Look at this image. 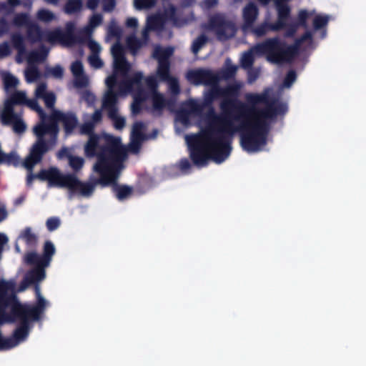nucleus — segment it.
Segmentation results:
<instances>
[{"label":"nucleus","mask_w":366,"mask_h":366,"mask_svg":"<svg viewBox=\"0 0 366 366\" xmlns=\"http://www.w3.org/2000/svg\"><path fill=\"white\" fill-rule=\"evenodd\" d=\"M189 164L187 160H182L181 162H180V166L183 169H185L187 168H188Z\"/></svg>","instance_id":"3c124183"},{"label":"nucleus","mask_w":366,"mask_h":366,"mask_svg":"<svg viewBox=\"0 0 366 366\" xmlns=\"http://www.w3.org/2000/svg\"><path fill=\"white\" fill-rule=\"evenodd\" d=\"M2 79L7 92L16 88L19 84V79L8 72L2 73Z\"/></svg>","instance_id":"412c9836"},{"label":"nucleus","mask_w":366,"mask_h":366,"mask_svg":"<svg viewBox=\"0 0 366 366\" xmlns=\"http://www.w3.org/2000/svg\"><path fill=\"white\" fill-rule=\"evenodd\" d=\"M60 221L58 218L52 217L46 221V227L49 231H53L59 227Z\"/></svg>","instance_id":"f704fd0d"},{"label":"nucleus","mask_w":366,"mask_h":366,"mask_svg":"<svg viewBox=\"0 0 366 366\" xmlns=\"http://www.w3.org/2000/svg\"><path fill=\"white\" fill-rule=\"evenodd\" d=\"M108 31L112 35L117 36L119 33V29L117 26L116 24L112 21L109 26Z\"/></svg>","instance_id":"79ce46f5"},{"label":"nucleus","mask_w":366,"mask_h":366,"mask_svg":"<svg viewBox=\"0 0 366 366\" xmlns=\"http://www.w3.org/2000/svg\"><path fill=\"white\" fill-rule=\"evenodd\" d=\"M112 54L113 74L105 81L107 90L104 97L103 107L113 120L114 127L121 129L125 125V119L117 112L116 103L118 96L133 94L132 111L134 114L138 112L140 104L146 99L152 102L153 108L156 110L163 109L167 105V101L163 94L156 89L157 80L155 76H151L145 80L149 89L147 94L141 89L142 74L137 72L132 76L130 75V64L125 60L124 49L119 43L112 47Z\"/></svg>","instance_id":"7ed1b4c3"},{"label":"nucleus","mask_w":366,"mask_h":366,"mask_svg":"<svg viewBox=\"0 0 366 366\" xmlns=\"http://www.w3.org/2000/svg\"><path fill=\"white\" fill-rule=\"evenodd\" d=\"M127 46L133 53H135L141 44L134 38L129 37L127 39Z\"/></svg>","instance_id":"72a5a7b5"},{"label":"nucleus","mask_w":366,"mask_h":366,"mask_svg":"<svg viewBox=\"0 0 366 366\" xmlns=\"http://www.w3.org/2000/svg\"><path fill=\"white\" fill-rule=\"evenodd\" d=\"M71 71L74 76V84L75 86L81 88L86 87L89 84L88 76L84 74L82 64L76 61L71 66Z\"/></svg>","instance_id":"a211bd4d"},{"label":"nucleus","mask_w":366,"mask_h":366,"mask_svg":"<svg viewBox=\"0 0 366 366\" xmlns=\"http://www.w3.org/2000/svg\"><path fill=\"white\" fill-rule=\"evenodd\" d=\"M99 4V0H88L86 6L90 9H94Z\"/></svg>","instance_id":"c03bdc74"},{"label":"nucleus","mask_w":366,"mask_h":366,"mask_svg":"<svg viewBox=\"0 0 366 366\" xmlns=\"http://www.w3.org/2000/svg\"><path fill=\"white\" fill-rule=\"evenodd\" d=\"M312 45V35L306 32L301 39H298L294 47L287 49L277 39H272L262 44H258L248 52L244 53L241 59L243 67L249 68L252 66L254 59L262 55L266 56L268 61L273 63H281L289 61L297 49L306 50Z\"/></svg>","instance_id":"423d86ee"},{"label":"nucleus","mask_w":366,"mask_h":366,"mask_svg":"<svg viewBox=\"0 0 366 366\" xmlns=\"http://www.w3.org/2000/svg\"><path fill=\"white\" fill-rule=\"evenodd\" d=\"M19 157L15 152H12L9 154H4L2 157L1 163H6L8 164L16 165L19 163Z\"/></svg>","instance_id":"cd10ccee"},{"label":"nucleus","mask_w":366,"mask_h":366,"mask_svg":"<svg viewBox=\"0 0 366 366\" xmlns=\"http://www.w3.org/2000/svg\"><path fill=\"white\" fill-rule=\"evenodd\" d=\"M11 54V49L8 44H0V59L6 57Z\"/></svg>","instance_id":"4c0bfd02"},{"label":"nucleus","mask_w":366,"mask_h":366,"mask_svg":"<svg viewBox=\"0 0 366 366\" xmlns=\"http://www.w3.org/2000/svg\"><path fill=\"white\" fill-rule=\"evenodd\" d=\"M258 16L257 6L252 4H248L243 9L244 30H247L252 26Z\"/></svg>","instance_id":"6ab92c4d"},{"label":"nucleus","mask_w":366,"mask_h":366,"mask_svg":"<svg viewBox=\"0 0 366 366\" xmlns=\"http://www.w3.org/2000/svg\"><path fill=\"white\" fill-rule=\"evenodd\" d=\"M14 22L17 26H26L28 27V37L33 42L46 41L52 45L60 44L64 46H70L77 41L73 34L74 24L71 22L66 24L65 31L59 29L41 31L39 26L31 23L26 14L17 15Z\"/></svg>","instance_id":"0eeeda50"},{"label":"nucleus","mask_w":366,"mask_h":366,"mask_svg":"<svg viewBox=\"0 0 366 366\" xmlns=\"http://www.w3.org/2000/svg\"><path fill=\"white\" fill-rule=\"evenodd\" d=\"M206 42V37L204 36H200L198 37L192 44V51L194 54H197L202 46Z\"/></svg>","instance_id":"7c9ffc66"},{"label":"nucleus","mask_w":366,"mask_h":366,"mask_svg":"<svg viewBox=\"0 0 366 366\" xmlns=\"http://www.w3.org/2000/svg\"><path fill=\"white\" fill-rule=\"evenodd\" d=\"M126 24L128 27H137L138 25V21L136 18H129L127 20Z\"/></svg>","instance_id":"37998d69"},{"label":"nucleus","mask_w":366,"mask_h":366,"mask_svg":"<svg viewBox=\"0 0 366 366\" xmlns=\"http://www.w3.org/2000/svg\"><path fill=\"white\" fill-rule=\"evenodd\" d=\"M167 22H171L177 26L182 25V23L179 22L176 19L174 9L172 6H169L165 11L164 15H157L149 17L147 19L146 29L143 31V36L146 37L147 33L149 30L161 29Z\"/></svg>","instance_id":"4468645a"},{"label":"nucleus","mask_w":366,"mask_h":366,"mask_svg":"<svg viewBox=\"0 0 366 366\" xmlns=\"http://www.w3.org/2000/svg\"><path fill=\"white\" fill-rule=\"evenodd\" d=\"M134 4L138 9H148L154 4V0H134Z\"/></svg>","instance_id":"c85d7f7f"},{"label":"nucleus","mask_w":366,"mask_h":366,"mask_svg":"<svg viewBox=\"0 0 366 366\" xmlns=\"http://www.w3.org/2000/svg\"><path fill=\"white\" fill-rule=\"evenodd\" d=\"M4 11L5 13L10 11V8H8V6L5 4H0V12Z\"/></svg>","instance_id":"09e8293b"},{"label":"nucleus","mask_w":366,"mask_h":366,"mask_svg":"<svg viewBox=\"0 0 366 366\" xmlns=\"http://www.w3.org/2000/svg\"><path fill=\"white\" fill-rule=\"evenodd\" d=\"M48 73L49 75L54 78H61L63 75L64 70L60 66H56L54 67L50 68L48 70Z\"/></svg>","instance_id":"473e14b6"},{"label":"nucleus","mask_w":366,"mask_h":366,"mask_svg":"<svg viewBox=\"0 0 366 366\" xmlns=\"http://www.w3.org/2000/svg\"><path fill=\"white\" fill-rule=\"evenodd\" d=\"M37 305L22 306L15 297V282L0 280V350H9L24 341L29 333V321L36 320L47 302L35 287Z\"/></svg>","instance_id":"20e7f679"},{"label":"nucleus","mask_w":366,"mask_h":366,"mask_svg":"<svg viewBox=\"0 0 366 366\" xmlns=\"http://www.w3.org/2000/svg\"><path fill=\"white\" fill-rule=\"evenodd\" d=\"M203 104L192 99L187 101L178 112L175 121L177 132H180L184 127L191 124L193 119L200 115Z\"/></svg>","instance_id":"ddd939ff"},{"label":"nucleus","mask_w":366,"mask_h":366,"mask_svg":"<svg viewBox=\"0 0 366 366\" xmlns=\"http://www.w3.org/2000/svg\"><path fill=\"white\" fill-rule=\"evenodd\" d=\"M36 18L39 21L46 24L54 21L57 19L54 13L44 9L38 11L36 14Z\"/></svg>","instance_id":"4be33fe9"},{"label":"nucleus","mask_w":366,"mask_h":366,"mask_svg":"<svg viewBox=\"0 0 366 366\" xmlns=\"http://www.w3.org/2000/svg\"><path fill=\"white\" fill-rule=\"evenodd\" d=\"M329 18L327 16L318 14L316 15L313 19V26L315 29H319L325 26L328 22Z\"/></svg>","instance_id":"a878e982"},{"label":"nucleus","mask_w":366,"mask_h":366,"mask_svg":"<svg viewBox=\"0 0 366 366\" xmlns=\"http://www.w3.org/2000/svg\"><path fill=\"white\" fill-rule=\"evenodd\" d=\"M6 217V212L4 208H0V222Z\"/></svg>","instance_id":"49530a36"},{"label":"nucleus","mask_w":366,"mask_h":366,"mask_svg":"<svg viewBox=\"0 0 366 366\" xmlns=\"http://www.w3.org/2000/svg\"><path fill=\"white\" fill-rule=\"evenodd\" d=\"M116 196L119 200H124L129 197L132 194V189L127 186H119L115 187Z\"/></svg>","instance_id":"b1692460"},{"label":"nucleus","mask_w":366,"mask_h":366,"mask_svg":"<svg viewBox=\"0 0 366 366\" xmlns=\"http://www.w3.org/2000/svg\"><path fill=\"white\" fill-rule=\"evenodd\" d=\"M314 11H307L305 9H301L298 12L297 15V21L300 24H302L305 26H306V21L307 19H309L310 16H312L314 14Z\"/></svg>","instance_id":"bb28decb"},{"label":"nucleus","mask_w":366,"mask_h":366,"mask_svg":"<svg viewBox=\"0 0 366 366\" xmlns=\"http://www.w3.org/2000/svg\"><path fill=\"white\" fill-rule=\"evenodd\" d=\"M20 238L27 243L33 242L35 240V235L29 228L26 229L21 234Z\"/></svg>","instance_id":"2f4dec72"},{"label":"nucleus","mask_w":366,"mask_h":366,"mask_svg":"<svg viewBox=\"0 0 366 366\" xmlns=\"http://www.w3.org/2000/svg\"><path fill=\"white\" fill-rule=\"evenodd\" d=\"M242 86H230L221 90L212 87L205 97L206 103L221 97L222 114L212 112L207 117L206 126L199 134L185 137L194 163L204 166L209 159L221 163L229 155L228 136L241 134V144L248 152L262 150L266 144V135L274 117L287 110L286 104L280 111H274V104L269 99V89L261 94H247L246 103L234 100L237 91Z\"/></svg>","instance_id":"f257e3e1"},{"label":"nucleus","mask_w":366,"mask_h":366,"mask_svg":"<svg viewBox=\"0 0 366 366\" xmlns=\"http://www.w3.org/2000/svg\"><path fill=\"white\" fill-rule=\"evenodd\" d=\"M236 71H237V66L231 64L230 62L228 61L227 62V68L225 70V73L223 75V76L225 78H229V77L232 76L236 72Z\"/></svg>","instance_id":"58836bf2"},{"label":"nucleus","mask_w":366,"mask_h":366,"mask_svg":"<svg viewBox=\"0 0 366 366\" xmlns=\"http://www.w3.org/2000/svg\"><path fill=\"white\" fill-rule=\"evenodd\" d=\"M32 178H33L32 177H30V176L28 177V179H27L28 184H29L31 182Z\"/></svg>","instance_id":"864d4df0"},{"label":"nucleus","mask_w":366,"mask_h":366,"mask_svg":"<svg viewBox=\"0 0 366 366\" xmlns=\"http://www.w3.org/2000/svg\"><path fill=\"white\" fill-rule=\"evenodd\" d=\"M275 6L278 14V19L274 24H263L253 30L254 34L257 36H262L268 31H277L285 29V36H292L297 29V24L287 26V19L290 13V8L287 5H282L281 0L275 1Z\"/></svg>","instance_id":"9b49d317"},{"label":"nucleus","mask_w":366,"mask_h":366,"mask_svg":"<svg viewBox=\"0 0 366 366\" xmlns=\"http://www.w3.org/2000/svg\"><path fill=\"white\" fill-rule=\"evenodd\" d=\"M295 74L293 71H290L284 81L283 86L285 88L290 87L292 83L295 81Z\"/></svg>","instance_id":"c9c22d12"},{"label":"nucleus","mask_w":366,"mask_h":366,"mask_svg":"<svg viewBox=\"0 0 366 366\" xmlns=\"http://www.w3.org/2000/svg\"><path fill=\"white\" fill-rule=\"evenodd\" d=\"M35 177L47 181L50 186L66 187L82 197H89L94 191L90 184L81 182L74 175L63 174L56 168L42 170Z\"/></svg>","instance_id":"6e6552de"},{"label":"nucleus","mask_w":366,"mask_h":366,"mask_svg":"<svg viewBox=\"0 0 366 366\" xmlns=\"http://www.w3.org/2000/svg\"><path fill=\"white\" fill-rule=\"evenodd\" d=\"M173 49L162 48L157 46L153 52V56L158 61L157 76L160 80L166 81L169 84L172 93L177 94L179 92V84L177 80L169 75V57L172 54Z\"/></svg>","instance_id":"f8f14e48"},{"label":"nucleus","mask_w":366,"mask_h":366,"mask_svg":"<svg viewBox=\"0 0 366 366\" xmlns=\"http://www.w3.org/2000/svg\"><path fill=\"white\" fill-rule=\"evenodd\" d=\"M101 119L102 113L97 110L80 127L79 130L81 134L89 135V139L84 145L85 155L88 157H97L93 169L99 176L98 182L106 186L114 183L124 169V162L127 158V149L122 145L119 137L92 133L94 127Z\"/></svg>","instance_id":"39448f33"},{"label":"nucleus","mask_w":366,"mask_h":366,"mask_svg":"<svg viewBox=\"0 0 366 366\" xmlns=\"http://www.w3.org/2000/svg\"><path fill=\"white\" fill-rule=\"evenodd\" d=\"M88 46L92 54H98L102 50L100 45L92 39L89 41Z\"/></svg>","instance_id":"e433bc0d"},{"label":"nucleus","mask_w":366,"mask_h":366,"mask_svg":"<svg viewBox=\"0 0 366 366\" xmlns=\"http://www.w3.org/2000/svg\"><path fill=\"white\" fill-rule=\"evenodd\" d=\"M81 98L89 105L94 104L96 100L95 96L89 91L84 92L82 94Z\"/></svg>","instance_id":"ea45409f"},{"label":"nucleus","mask_w":366,"mask_h":366,"mask_svg":"<svg viewBox=\"0 0 366 366\" xmlns=\"http://www.w3.org/2000/svg\"><path fill=\"white\" fill-rule=\"evenodd\" d=\"M8 4L10 7H13L19 4V0H8Z\"/></svg>","instance_id":"8fccbe9b"},{"label":"nucleus","mask_w":366,"mask_h":366,"mask_svg":"<svg viewBox=\"0 0 366 366\" xmlns=\"http://www.w3.org/2000/svg\"><path fill=\"white\" fill-rule=\"evenodd\" d=\"M217 0H205L204 1V5L207 7H210L217 4Z\"/></svg>","instance_id":"a18cd8bd"},{"label":"nucleus","mask_w":366,"mask_h":366,"mask_svg":"<svg viewBox=\"0 0 366 366\" xmlns=\"http://www.w3.org/2000/svg\"><path fill=\"white\" fill-rule=\"evenodd\" d=\"M261 3L266 4L269 2L271 0H259Z\"/></svg>","instance_id":"603ef678"},{"label":"nucleus","mask_w":366,"mask_h":366,"mask_svg":"<svg viewBox=\"0 0 366 366\" xmlns=\"http://www.w3.org/2000/svg\"><path fill=\"white\" fill-rule=\"evenodd\" d=\"M0 26L2 27V29L0 31V36H1L4 32L7 31L8 26L4 22H1L0 24Z\"/></svg>","instance_id":"de8ad7c7"},{"label":"nucleus","mask_w":366,"mask_h":366,"mask_svg":"<svg viewBox=\"0 0 366 366\" xmlns=\"http://www.w3.org/2000/svg\"><path fill=\"white\" fill-rule=\"evenodd\" d=\"M102 21V16L101 15H99V14L93 15L89 20V25L84 29L83 33L85 34L86 35H89L94 28H96L97 26L100 25Z\"/></svg>","instance_id":"5701e85b"},{"label":"nucleus","mask_w":366,"mask_h":366,"mask_svg":"<svg viewBox=\"0 0 366 366\" xmlns=\"http://www.w3.org/2000/svg\"><path fill=\"white\" fill-rule=\"evenodd\" d=\"M104 9L107 11H111L115 6L114 0H103Z\"/></svg>","instance_id":"a19ab883"},{"label":"nucleus","mask_w":366,"mask_h":366,"mask_svg":"<svg viewBox=\"0 0 366 366\" xmlns=\"http://www.w3.org/2000/svg\"><path fill=\"white\" fill-rule=\"evenodd\" d=\"M210 29L214 31L219 39H227L234 36L235 33L234 26L230 23L217 17L212 20Z\"/></svg>","instance_id":"2eb2a0df"},{"label":"nucleus","mask_w":366,"mask_h":366,"mask_svg":"<svg viewBox=\"0 0 366 366\" xmlns=\"http://www.w3.org/2000/svg\"><path fill=\"white\" fill-rule=\"evenodd\" d=\"M89 61L90 65L95 69L101 68L103 66V61L97 54H92L89 57Z\"/></svg>","instance_id":"c756f323"},{"label":"nucleus","mask_w":366,"mask_h":366,"mask_svg":"<svg viewBox=\"0 0 366 366\" xmlns=\"http://www.w3.org/2000/svg\"><path fill=\"white\" fill-rule=\"evenodd\" d=\"M34 95L35 99H29L25 92L16 91L4 102L0 114V120L3 125H12L14 132L20 134L26 130V125L21 115L14 112V105L25 104L39 114L41 122L34 127V133L37 141L24 162V167L29 170H31L41 160L42 154L54 144L59 123L61 122L64 124L67 134L77 124V119L74 114H64L53 109L56 96L54 92L47 90L45 84L37 85Z\"/></svg>","instance_id":"f03ea898"},{"label":"nucleus","mask_w":366,"mask_h":366,"mask_svg":"<svg viewBox=\"0 0 366 366\" xmlns=\"http://www.w3.org/2000/svg\"><path fill=\"white\" fill-rule=\"evenodd\" d=\"M144 127L145 125L141 122H136L132 127L129 149L134 153L139 150L141 142L144 139L143 134Z\"/></svg>","instance_id":"f3484780"},{"label":"nucleus","mask_w":366,"mask_h":366,"mask_svg":"<svg viewBox=\"0 0 366 366\" xmlns=\"http://www.w3.org/2000/svg\"><path fill=\"white\" fill-rule=\"evenodd\" d=\"M54 252V245L51 242H46L42 255L35 252H30L26 255L25 261L28 264L33 265L34 269L26 275L19 291H24L29 285L44 279L45 273L44 268L49 264Z\"/></svg>","instance_id":"1a4fd4ad"},{"label":"nucleus","mask_w":366,"mask_h":366,"mask_svg":"<svg viewBox=\"0 0 366 366\" xmlns=\"http://www.w3.org/2000/svg\"><path fill=\"white\" fill-rule=\"evenodd\" d=\"M23 37L20 35H14L12 37V42L14 46L18 50V55L16 56V61L18 63H21L26 60L29 64V66L25 71L26 79L29 83H31L34 81L39 76V72L35 67H33L32 65L35 63L40 62L44 60L46 54L45 53H39L37 51H34L30 53L29 54H26L24 46L23 45Z\"/></svg>","instance_id":"9d476101"},{"label":"nucleus","mask_w":366,"mask_h":366,"mask_svg":"<svg viewBox=\"0 0 366 366\" xmlns=\"http://www.w3.org/2000/svg\"><path fill=\"white\" fill-rule=\"evenodd\" d=\"M58 157L59 158L67 157L70 167L74 170L80 169L84 162L83 158L71 155L70 150L67 148L61 149L59 152Z\"/></svg>","instance_id":"aec40b11"},{"label":"nucleus","mask_w":366,"mask_h":366,"mask_svg":"<svg viewBox=\"0 0 366 366\" xmlns=\"http://www.w3.org/2000/svg\"><path fill=\"white\" fill-rule=\"evenodd\" d=\"M81 6V0H69L65 7V11L68 14H72L80 10Z\"/></svg>","instance_id":"393cba45"},{"label":"nucleus","mask_w":366,"mask_h":366,"mask_svg":"<svg viewBox=\"0 0 366 366\" xmlns=\"http://www.w3.org/2000/svg\"><path fill=\"white\" fill-rule=\"evenodd\" d=\"M187 77L194 84H212L216 81V76L212 72L204 70L191 71Z\"/></svg>","instance_id":"dca6fc26"}]
</instances>
